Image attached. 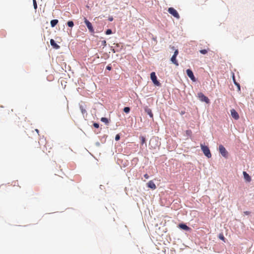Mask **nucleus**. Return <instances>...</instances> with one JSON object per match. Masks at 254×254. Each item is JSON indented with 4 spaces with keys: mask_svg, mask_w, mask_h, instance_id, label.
<instances>
[{
    "mask_svg": "<svg viewBox=\"0 0 254 254\" xmlns=\"http://www.w3.org/2000/svg\"><path fill=\"white\" fill-rule=\"evenodd\" d=\"M200 147L204 154L208 158H210L211 157V154L209 148L206 146L203 145V144H200Z\"/></svg>",
    "mask_w": 254,
    "mask_h": 254,
    "instance_id": "1",
    "label": "nucleus"
},
{
    "mask_svg": "<svg viewBox=\"0 0 254 254\" xmlns=\"http://www.w3.org/2000/svg\"><path fill=\"white\" fill-rule=\"evenodd\" d=\"M197 97L201 102H204L207 104L210 103V100L207 97L205 96L202 93L199 92L197 94Z\"/></svg>",
    "mask_w": 254,
    "mask_h": 254,
    "instance_id": "2",
    "label": "nucleus"
},
{
    "mask_svg": "<svg viewBox=\"0 0 254 254\" xmlns=\"http://www.w3.org/2000/svg\"><path fill=\"white\" fill-rule=\"evenodd\" d=\"M84 21L87 27L88 28L89 32L92 33H94V29L92 26L91 23L89 21H88L85 17L84 18Z\"/></svg>",
    "mask_w": 254,
    "mask_h": 254,
    "instance_id": "3",
    "label": "nucleus"
},
{
    "mask_svg": "<svg viewBox=\"0 0 254 254\" xmlns=\"http://www.w3.org/2000/svg\"><path fill=\"white\" fill-rule=\"evenodd\" d=\"M219 151L221 154L225 158L228 157V152L225 148L222 145H220L219 146Z\"/></svg>",
    "mask_w": 254,
    "mask_h": 254,
    "instance_id": "4",
    "label": "nucleus"
},
{
    "mask_svg": "<svg viewBox=\"0 0 254 254\" xmlns=\"http://www.w3.org/2000/svg\"><path fill=\"white\" fill-rule=\"evenodd\" d=\"M169 13L173 15L177 19L180 18V15L177 11L173 7H169L168 10Z\"/></svg>",
    "mask_w": 254,
    "mask_h": 254,
    "instance_id": "5",
    "label": "nucleus"
},
{
    "mask_svg": "<svg viewBox=\"0 0 254 254\" xmlns=\"http://www.w3.org/2000/svg\"><path fill=\"white\" fill-rule=\"evenodd\" d=\"M150 78L152 80L153 83L156 85V86H160V82L157 80V77L156 76L155 73L154 72H152L150 74Z\"/></svg>",
    "mask_w": 254,
    "mask_h": 254,
    "instance_id": "6",
    "label": "nucleus"
},
{
    "mask_svg": "<svg viewBox=\"0 0 254 254\" xmlns=\"http://www.w3.org/2000/svg\"><path fill=\"white\" fill-rule=\"evenodd\" d=\"M187 72V74L188 75V76L193 81H195V78L193 75V73L192 72V71H191V70H190V69H188L186 71Z\"/></svg>",
    "mask_w": 254,
    "mask_h": 254,
    "instance_id": "7",
    "label": "nucleus"
},
{
    "mask_svg": "<svg viewBox=\"0 0 254 254\" xmlns=\"http://www.w3.org/2000/svg\"><path fill=\"white\" fill-rule=\"evenodd\" d=\"M231 114L232 117L235 120L239 119V115L235 109L231 110Z\"/></svg>",
    "mask_w": 254,
    "mask_h": 254,
    "instance_id": "8",
    "label": "nucleus"
},
{
    "mask_svg": "<svg viewBox=\"0 0 254 254\" xmlns=\"http://www.w3.org/2000/svg\"><path fill=\"white\" fill-rule=\"evenodd\" d=\"M243 175L245 180L248 182H250L251 181V177L250 176V175L245 171L243 172Z\"/></svg>",
    "mask_w": 254,
    "mask_h": 254,
    "instance_id": "9",
    "label": "nucleus"
},
{
    "mask_svg": "<svg viewBox=\"0 0 254 254\" xmlns=\"http://www.w3.org/2000/svg\"><path fill=\"white\" fill-rule=\"evenodd\" d=\"M50 44L51 46L56 49H58L60 47V46L58 45L53 39L50 40Z\"/></svg>",
    "mask_w": 254,
    "mask_h": 254,
    "instance_id": "10",
    "label": "nucleus"
},
{
    "mask_svg": "<svg viewBox=\"0 0 254 254\" xmlns=\"http://www.w3.org/2000/svg\"><path fill=\"white\" fill-rule=\"evenodd\" d=\"M147 186L152 190H155L156 188L155 184L152 181H150L148 182L147 183Z\"/></svg>",
    "mask_w": 254,
    "mask_h": 254,
    "instance_id": "11",
    "label": "nucleus"
},
{
    "mask_svg": "<svg viewBox=\"0 0 254 254\" xmlns=\"http://www.w3.org/2000/svg\"><path fill=\"white\" fill-rule=\"evenodd\" d=\"M179 227L180 229H182L186 231H189L190 229V227H189L187 225H186L185 224H180L179 225Z\"/></svg>",
    "mask_w": 254,
    "mask_h": 254,
    "instance_id": "12",
    "label": "nucleus"
},
{
    "mask_svg": "<svg viewBox=\"0 0 254 254\" xmlns=\"http://www.w3.org/2000/svg\"><path fill=\"white\" fill-rule=\"evenodd\" d=\"M176 57H175L174 56H173L171 59V62L174 64L176 65L177 66H178L179 65V64H178V61H177L176 60Z\"/></svg>",
    "mask_w": 254,
    "mask_h": 254,
    "instance_id": "13",
    "label": "nucleus"
},
{
    "mask_svg": "<svg viewBox=\"0 0 254 254\" xmlns=\"http://www.w3.org/2000/svg\"><path fill=\"white\" fill-rule=\"evenodd\" d=\"M58 20L53 19L51 21V25L52 27H55L58 23Z\"/></svg>",
    "mask_w": 254,
    "mask_h": 254,
    "instance_id": "14",
    "label": "nucleus"
},
{
    "mask_svg": "<svg viewBox=\"0 0 254 254\" xmlns=\"http://www.w3.org/2000/svg\"><path fill=\"white\" fill-rule=\"evenodd\" d=\"M145 112L149 115L151 118H153V115L152 113L151 110L149 108L145 109Z\"/></svg>",
    "mask_w": 254,
    "mask_h": 254,
    "instance_id": "15",
    "label": "nucleus"
},
{
    "mask_svg": "<svg viewBox=\"0 0 254 254\" xmlns=\"http://www.w3.org/2000/svg\"><path fill=\"white\" fill-rule=\"evenodd\" d=\"M218 237L220 240L223 241L224 242H226V238L224 237L222 233L219 234Z\"/></svg>",
    "mask_w": 254,
    "mask_h": 254,
    "instance_id": "16",
    "label": "nucleus"
},
{
    "mask_svg": "<svg viewBox=\"0 0 254 254\" xmlns=\"http://www.w3.org/2000/svg\"><path fill=\"white\" fill-rule=\"evenodd\" d=\"M101 121L102 122L105 123L106 124H108L109 123L108 119L106 118H104V117L102 118L101 119Z\"/></svg>",
    "mask_w": 254,
    "mask_h": 254,
    "instance_id": "17",
    "label": "nucleus"
},
{
    "mask_svg": "<svg viewBox=\"0 0 254 254\" xmlns=\"http://www.w3.org/2000/svg\"><path fill=\"white\" fill-rule=\"evenodd\" d=\"M67 24L68 26H69L70 27H72L74 25V23H73V21H68L67 23Z\"/></svg>",
    "mask_w": 254,
    "mask_h": 254,
    "instance_id": "18",
    "label": "nucleus"
},
{
    "mask_svg": "<svg viewBox=\"0 0 254 254\" xmlns=\"http://www.w3.org/2000/svg\"><path fill=\"white\" fill-rule=\"evenodd\" d=\"M200 53L203 55L206 54L208 52V50L206 49L201 50H200Z\"/></svg>",
    "mask_w": 254,
    "mask_h": 254,
    "instance_id": "19",
    "label": "nucleus"
},
{
    "mask_svg": "<svg viewBox=\"0 0 254 254\" xmlns=\"http://www.w3.org/2000/svg\"><path fill=\"white\" fill-rule=\"evenodd\" d=\"M124 111L126 113H128L129 112V111H130L129 107H125L124 109Z\"/></svg>",
    "mask_w": 254,
    "mask_h": 254,
    "instance_id": "20",
    "label": "nucleus"
},
{
    "mask_svg": "<svg viewBox=\"0 0 254 254\" xmlns=\"http://www.w3.org/2000/svg\"><path fill=\"white\" fill-rule=\"evenodd\" d=\"M33 6L35 9L37 8V4L36 0H33Z\"/></svg>",
    "mask_w": 254,
    "mask_h": 254,
    "instance_id": "21",
    "label": "nucleus"
},
{
    "mask_svg": "<svg viewBox=\"0 0 254 254\" xmlns=\"http://www.w3.org/2000/svg\"><path fill=\"white\" fill-rule=\"evenodd\" d=\"M47 147H49V149H51L52 148V147L51 146V144L49 142H47L45 144V147L47 148Z\"/></svg>",
    "mask_w": 254,
    "mask_h": 254,
    "instance_id": "22",
    "label": "nucleus"
},
{
    "mask_svg": "<svg viewBox=\"0 0 254 254\" xmlns=\"http://www.w3.org/2000/svg\"><path fill=\"white\" fill-rule=\"evenodd\" d=\"M112 33V31L111 29H107L106 31V34L107 35H109V34H111Z\"/></svg>",
    "mask_w": 254,
    "mask_h": 254,
    "instance_id": "23",
    "label": "nucleus"
},
{
    "mask_svg": "<svg viewBox=\"0 0 254 254\" xmlns=\"http://www.w3.org/2000/svg\"><path fill=\"white\" fill-rule=\"evenodd\" d=\"M233 79H234V83L235 84V85H236L239 89V90H240V84L238 83H237L236 81H235V78H234V77H233Z\"/></svg>",
    "mask_w": 254,
    "mask_h": 254,
    "instance_id": "24",
    "label": "nucleus"
},
{
    "mask_svg": "<svg viewBox=\"0 0 254 254\" xmlns=\"http://www.w3.org/2000/svg\"><path fill=\"white\" fill-rule=\"evenodd\" d=\"M141 143L143 144V143H144L145 142V138L143 136H141Z\"/></svg>",
    "mask_w": 254,
    "mask_h": 254,
    "instance_id": "25",
    "label": "nucleus"
},
{
    "mask_svg": "<svg viewBox=\"0 0 254 254\" xmlns=\"http://www.w3.org/2000/svg\"><path fill=\"white\" fill-rule=\"evenodd\" d=\"M101 44L103 47H105L107 45L106 41L105 40H103L101 41Z\"/></svg>",
    "mask_w": 254,
    "mask_h": 254,
    "instance_id": "26",
    "label": "nucleus"
},
{
    "mask_svg": "<svg viewBox=\"0 0 254 254\" xmlns=\"http://www.w3.org/2000/svg\"><path fill=\"white\" fill-rule=\"evenodd\" d=\"M178 54H179L178 50H176L175 52H174V55L173 56L177 57L178 56Z\"/></svg>",
    "mask_w": 254,
    "mask_h": 254,
    "instance_id": "27",
    "label": "nucleus"
},
{
    "mask_svg": "<svg viewBox=\"0 0 254 254\" xmlns=\"http://www.w3.org/2000/svg\"><path fill=\"white\" fill-rule=\"evenodd\" d=\"M120 135H119V134H117V135H116V137H115V140H116V141H118V140H119L120 139Z\"/></svg>",
    "mask_w": 254,
    "mask_h": 254,
    "instance_id": "28",
    "label": "nucleus"
},
{
    "mask_svg": "<svg viewBox=\"0 0 254 254\" xmlns=\"http://www.w3.org/2000/svg\"><path fill=\"white\" fill-rule=\"evenodd\" d=\"M93 126L96 127V128H98L99 127V125L97 123H94L93 124Z\"/></svg>",
    "mask_w": 254,
    "mask_h": 254,
    "instance_id": "29",
    "label": "nucleus"
},
{
    "mask_svg": "<svg viewBox=\"0 0 254 254\" xmlns=\"http://www.w3.org/2000/svg\"><path fill=\"white\" fill-rule=\"evenodd\" d=\"M144 177L145 179H148L149 178V176L148 174H145L144 175Z\"/></svg>",
    "mask_w": 254,
    "mask_h": 254,
    "instance_id": "30",
    "label": "nucleus"
},
{
    "mask_svg": "<svg viewBox=\"0 0 254 254\" xmlns=\"http://www.w3.org/2000/svg\"><path fill=\"white\" fill-rule=\"evenodd\" d=\"M244 213L246 215H249L250 214V212L249 211H245L244 212Z\"/></svg>",
    "mask_w": 254,
    "mask_h": 254,
    "instance_id": "31",
    "label": "nucleus"
},
{
    "mask_svg": "<svg viewBox=\"0 0 254 254\" xmlns=\"http://www.w3.org/2000/svg\"><path fill=\"white\" fill-rule=\"evenodd\" d=\"M109 20L110 21H113V17H110V18H109Z\"/></svg>",
    "mask_w": 254,
    "mask_h": 254,
    "instance_id": "32",
    "label": "nucleus"
},
{
    "mask_svg": "<svg viewBox=\"0 0 254 254\" xmlns=\"http://www.w3.org/2000/svg\"><path fill=\"white\" fill-rule=\"evenodd\" d=\"M106 68L108 70H110L111 69V67L109 66H107Z\"/></svg>",
    "mask_w": 254,
    "mask_h": 254,
    "instance_id": "33",
    "label": "nucleus"
},
{
    "mask_svg": "<svg viewBox=\"0 0 254 254\" xmlns=\"http://www.w3.org/2000/svg\"><path fill=\"white\" fill-rule=\"evenodd\" d=\"M185 113V111H182V112H181V115H184Z\"/></svg>",
    "mask_w": 254,
    "mask_h": 254,
    "instance_id": "34",
    "label": "nucleus"
},
{
    "mask_svg": "<svg viewBox=\"0 0 254 254\" xmlns=\"http://www.w3.org/2000/svg\"><path fill=\"white\" fill-rule=\"evenodd\" d=\"M35 131L37 132V133H39V130L38 129H36Z\"/></svg>",
    "mask_w": 254,
    "mask_h": 254,
    "instance_id": "35",
    "label": "nucleus"
},
{
    "mask_svg": "<svg viewBox=\"0 0 254 254\" xmlns=\"http://www.w3.org/2000/svg\"><path fill=\"white\" fill-rule=\"evenodd\" d=\"M112 51H113V53H115V52H116V51H115V50H114V49H113V50H112Z\"/></svg>",
    "mask_w": 254,
    "mask_h": 254,
    "instance_id": "36",
    "label": "nucleus"
},
{
    "mask_svg": "<svg viewBox=\"0 0 254 254\" xmlns=\"http://www.w3.org/2000/svg\"><path fill=\"white\" fill-rule=\"evenodd\" d=\"M153 140V139H152L150 140V143H151V141H152Z\"/></svg>",
    "mask_w": 254,
    "mask_h": 254,
    "instance_id": "37",
    "label": "nucleus"
},
{
    "mask_svg": "<svg viewBox=\"0 0 254 254\" xmlns=\"http://www.w3.org/2000/svg\"><path fill=\"white\" fill-rule=\"evenodd\" d=\"M116 46H117V47H119V44H116Z\"/></svg>",
    "mask_w": 254,
    "mask_h": 254,
    "instance_id": "38",
    "label": "nucleus"
}]
</instances>
